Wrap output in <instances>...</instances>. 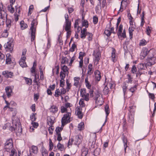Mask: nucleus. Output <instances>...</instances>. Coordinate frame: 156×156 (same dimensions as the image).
<instances>
[{
    "instance_id": "8",
    "label": "nucleus",
    "mask_w": 156,
    "mask_h": 156,
    "mask_svg": "<svg viewBox=\"0 0 156 156\" xmlns=\"http://www.w3.org/2000/svg\"><path fill=\"white\" fill-rule=\"evenodd\" d=\"M122 139L123 142L124 143V147L125 151V152H126V148L127 147V140L126 138L125 137L124 134H123L122 135Z\"/></svg>"
},
{
    "instance_id": "54",
    "label": "nucleus",
    "mask_w": 156,
    "mask_h": 156,
    "mask_svg": "<svg viewBox=\"0 0 156 156\" xmlns=\"http://www.w3.org/2000/svg\"><path fill=\"white\" fill-rule=\"evenodd\" d=\"M127 86H126V83L125 82L124 83V85L122 87L123 91L124 94H125V93L126 91V89L127 88Z\"/></svg>"
},
{
    "instance_id": "43",
    "label": "nucleus",
    "mask_w": 156,
    "mask_h": 156,
    "mask_svg": "<svg viewBox=\"0 0 156 156\" xmlns=\"http://www.w3.org/2000/svg\"><path fill=\"white\" fill-rule=\"evenodd\" d=\"M66 83L67 86L66 89H67V91H69V90L71 86V83H69V80L68 79H67L66 80Z\"/></svg>"
},
{
    "instance_id": "46",
    "label": "nucleus",
    "mask_w": 156,
    "mask_h": 156,
    "mask_svg": "<svg viewBox=\"0 0 156 156\" xmlns=\"http://www.w3.org/2000/svg\"><path fill=\"white\" fill-rule=\"evenodd\" d=\"M104 33L108 37H109L110 36L112 32L109 30L107 29L105 30Z\"/></svg>"
},
{
    "instance_id": "14",
    "label": "nucleus",
    "mask_w": 156,
    "mask_h": 156,
    "mask_svg": "<svg viewBox=\"0 0 156 156\" xmlns=\"http://www.w3.org/2000/svg\"><path fill=\"white\" fill-rule=\"evenodd\" d=\"M54 119L52 117V118L48 117L47 118L48 123L49 126H52L54 123Z\"/></svg>"
},
{
    "instance_id": "59",
    "label": "nucleus",
    "mask_w": 156,
    "mask_h": 156,
    "mask_svg": "<svg viewBox=\"0 0 156 156\" xmlns=\"http://www.w3.org/2000/svg\"><path fill=\"white\" fill-rule=\"evenodd\" d=\"M79 104L80 105L82 106V107H85V104L83 101V99H81L79 101Z\"/></svg>"
},
{
    "instance_id": "13",
    "label": "nucleus",
    "mask_w": 156,
    "mask_h": 156,
    "mask_svg": "<svg viewBox=\"0 0 156 156\" xmlns=\"http://www.w3.org/2000/svg\"><path fill=\"white\" fill-rule=\"evenodd\" d=\"M30 30L31 31V40L32 41L34 39L35 37V34L36 31V29L35 27H31Z\"/></svg>"
},
{
    "instance_id": "29",
    "label": "nucleus",
    "mask_w": 156,
    "mask_h": 156,
    "mask_svg": "<svg viewBox=\"0 0 156 156\" xmlns=\"http://www.w3.org/2000/svg\"><path fill=\"white\" fill-rule=\"evenodd\" d=\"M61 69L62 70L63 72L65 73L67 72H68L69 69L65 65L62 66V65H61Z\"/></svg>"
},
{
    "instance_id": "44",
    "label": "nucleus",
    "mask_w": 156,
    "mask_h": 156,
    "mask_svg": "<svg viewBox=\"0 0 156 156\" xmlns=\"http://www.w3.org/2000/svg\"><path fill=\"white\" fill-rule=\"evenodd\" d=\"M76 46L73 43L72 44L71 48L69 49V51L73 52L74 51L75 48H76Z\"/></svg>"
},
{
    "instance_id": "38",
    "label": "nucleus",
    "mask_w": 156,
    "mask_h": 156,
    "mask_svg": "<svg viewBox=\"0 0 156 156\" xmlns=\"http://www.w3.org/2000/svg\"><path fill=\"white\" fill-rule=\"evenodd\" d=\"M78 127L79 130H82L84 127V123L83 122L80 123L78 125Z\"/></svg>"
},
{
    "instance_id": "19",
    "label": "nucleus",
    "mask_w": 156,
    "mask_h": 156,
    "mask_svg": "<svg viewBox=\"0 0 156 156\" xmlns=\"http://www.w3.org/2000/svg\"><path fill=\"white\" fill-rule=\"evenodd\" d=\"M101 57V53L100 52H98L96 53L95 55V61L97 62V64H98V62L100 59V57Z\"/></svg>"
},
{
    "instance_id": "26",
    "label": "nucleus",
    "mask_w": 156,
    "mask_h": 156,
    "mask_svg": "<svg viewBox=\"0 0 156 156\" xmlns=\"http://www.w3.org/2000/svg\"><path fill=\"white\" fill-rule=\"evenodd\" d=\"M109 91V89L107 86H105L103 90V92L105 95H107Z\"/></svg>"
},
{
    "instance_id": "30",
    "label": "nucleus",
    "mask_w": 156,
    "mask_h": 156,
    "mask_svg": "<svg viewBox=\"0 0 156 156\" xmlns=\"http://www.w3.org/2000/svg\"><path fill=\"white\" fill-rule=\"evenodd\" d=\"M100 149L99 148H96L95 149L93 152V155L95 156H97L99 154Z\"/></svg>"
},
{
    "instance_id": "53",
    "label": "nucleus",
    "mask_w": 156,
    "mask_h": 156,
    "mask_svg": "<svg viewBox=\"0 0 156 156\" xmlns=\"http://www.w3.org/2000/svg\"><path fill=\"white\" fill-rule=\"evenodd\" d=\"M62 128H61V127H60L58 126L56 127V129H55V131L56 133V134H59L60 133H59V132H60L61 131H62Z\"/></svg>"
},
{
    "instance_id": "33",
    "label": "nucleus",
    "mask_w": 156,
    "mask_h": 156,
    "mask_svg": "<svg viewBox=\"0 0 156 156\" xmlns=\"http://www.w3.org/2000/svg\"><path fill=\"white\" fill-rule=\"evenodd\" d=\"M8 9L11 13H12L14 12V9L12 7V5L10 4V5H9L8 6Z\"/></svg>"
},
{
    "instance_id": "20",
    "label": "nucleus",
    "mask_w": 156,
    "mask_h": 156,
    "mask_svg": "<svg viewBox=\"0 0 156 156\" xmlns=\"http://www.w3.org/2000/svg\"><path fill=\"white\" fill-rule=\"evenodd\" d=\"M83 20V21L82 22V25L83 26H85L86 28H87L88 27V22L87 20L84 19V17H82V20Z\"/></svg>"
},
{
    "instance_id": "32",
    "label": "nucleus",
    "mask_w": 156,
    "mask_h": 156,
    "mask_svg": "<svg viewBox=\"0 0 156 156\" xmlns=\"http://www.w3.org/2000/svg\"><path fill=\"white\" fill-rule=\"evenodd\" d=\"M132 27L131 28L129 27V37L130 39H132L133 38V32L134 31L133 29H132Z\"/></svg>"
},
{
    "instance_id": "10",
    "label": "nucleus",
    "mask_w": 156,
    "mask_h": 156,
    "mask_svg": "<svg viewBox=\"0 0 156 156\" xmlns=\"http://www.w3.org/2000/svg\"><path fill=\"white\" fill-rule=\"evenodd\" d=\"M152 54V52H151V50L148 51V49L147 48H145L144 51L143 53H141V55L143 57V58H144L147 55H148L149 54Z\"/></svg>"
},
{
    "instance_id": "58",
    "label": "nucleus",
    "mask_w": 156,
    "mask_h": 156,
    "mask_svg": "<svg viewBox=\"0 0 156 156\" xmlns=\"http://www.w3.org/2000/svg\"><path fill=\"white\" fill-rule=\"evenodd\" d=\"M67 110L66 108L64 106H62L61 107V111L62 113H64L65 112H66Z\"/></svg>"
},
{
    "instance_id": "36",
    "label": "nucleus",
    "mask_w": 156,
    "mask_h": 156,
    "mask_svg": "<svg viewBox=\"0 0 156 156\" xmlns=\"http://www.w3.org/2000/svg\"><path fill=\"white\" fill-rule=\"evenodd\" d=\"M9 28L7 27L6 29L3 32L2 34L3 35V36L5 37H6L8 36L9 34L8 31L9 30Z\"/></svg>"
},
{
    "instance_id": "18",
    "label": "nucleus",
    "mask_w": 156,
    "mask_h": 156,
    "mask_svg": "<svg viewBox=\"0 0 156 156\" xmlns=\"http://www.w3.org/2000/svg\"><path fill=\"white\" fill-rule=\"evenodd\" d=\"M92 66L93 65L91 64H89L88 65L87 74H88L89 75H91L93 73V72H92Z\"/></svg>"
},
{
    "instance_id": "35",
    "label": "nucleus",
    "mask_w": 156,
    "mask_h": 156,
    "mask_svg": "<svg viewBox=\"0 0 156 156\" xmlns=\"http://www.w3.org/2000/svg\"><path fill=\"white\" fill-rule=\"evenodd\" d=\"M80 79V77H75L74 78V80L75 81V83L74 84V86L77 87L78 83H79V80Z\"/></svg>"
},
{
    "instance_id": "52",
    "label": "nucleus",
    "mask_w": 156,
    "mask_h": 156,
    "mask_svg": "<svg viewBox=\"0 0 156 156\" xmlns=\"http://www.w3.org/2000/svg\"><path fill=\"white\" fill-rule=\"evenodd\" d=\"M87 33H86L85 32H82V31H81V38L82 39L85 38L86 36H87L86 34H87Z\"/></svg>"
},
{
    "instance_id": "42",
    "label": "nucleus",
    "mask_w": 156,
    "mask_h": 156,
    "mask_svg": "<svg viewBox=\"0 0 156 156\" xmlns=\"http://www.w3.org/2000/svg\"><path fill=\"white\" fill-rule=\"evenodd\" d=\"M137 85H135L134 86L131 87L129 89L130 91L132 93H133L134 92L135 90H136L137 88Z\"/></svg>"
},
{
    "instance_id": "3",
    "label": "nucleus",
    "mask_w": 156,
    "mask_h": 156,
    "mask_svg": "<svg viewBox=\"0 0 156 156\" xmlns=\"http://www.w3.org/2000/svg\"><path fill=\"white\" fill-rule=\"evenodd\" d=\"M4 47L7 51H10L12 52L13 49V47L14 46L12 42H7L4 45Z\"/></svg>"
},
{
    "instance_id": "64",
    "label": "nucleus",
    "mask_w": 156,
    "mask_h": 156,
    "mask_svg": "<svg viewBox=\"0 0 156 156\" xmlns=\"http://www.w3.org/2000/svg\"><path fill=\"white\" fill-rule=\"evenodd\" d=\"M148 95L149 96V97L153 100L155 98V96L154 94H153L148 93Z\"/></svg>"
},
{
    "instance_id": "37",
    "label": "nucleus",
    "mask_w": 156,
    "mask_h": 156,
    "mask_svg": "<svg viewBox=\"0 0 156 156\" xmlns=\"http://www.w3.org/2000/svg\"><path fill=\"white\" fill-rule=\"evenodd\" d=\"M24 21H21L20 24L21 25V28L22 30H23L27 27V25L26 24L23 23Z\"/></svg>"
},
{
    "instance_id": "24",
    "label": "nucleus",
    "mask_w": 156,
    "mask_h": 156,
    "mask_svg": "<svg viewBox=\"0 0 156 156\" xmlns=\"http://www.w3.org/2000/svg\"><path fill=\"white\" fill-rule=\"evenodd\" d=\"M5 55L0 52V63H3L5 61Z\"/></svg>"
},
{
    "instance_id": "22",
    "label": "nucleus",
    "mask_w": 156,
    "mask_h": 156,
    "mask_svg": "<svg viewBox=\"0 0 156 156\" xmlns=\"http://www.w3.org/2000/svg\"><path fill=\"white\" fill-rule=\"evenodd\" d=\"M88 149L87 148H84L82 150V156H86L88 154Z\"/></svg>"
},
{
    "instance_id": "63",
    "label": "nucleus",
    "mask_w": 156,
    "mask_h": 156,
    "mask_svg": "<svg viewBox=\"0 0 156 156\" xmlns=\"http://www.w3.org/2000/svg\"><path fill=\"white\" fill-rule=\"evenodd\" d=\"M37 23L36 22V21L34 19L32 21L31 23V27H34V26L35 25H37Z\"/></svg>"
},
{
    "instance_id": "57",
    "label": "nucleus",
    "mask_w": 156,
    "mask_h": 156,
    "mask_svg": "<svg viewBox=\"0 0 156 156\" xmlns=\"http://www.w3.org/2000/svg\"><path fill=\"white\" fill-rule=\"evenodd\" d=\"M129 122H131L132 123H134V119L132 115L129 116Z\"/></svg>"
},
{
    "instance_id": "25",
    "label": "nucleus",
    "mask_w": 156,
    "mask_h": 156,
    "mask_svg": "<svg viewBox=\"0 0 156 156\" xmlns=\"http://www.w3.org/2000/svg\"><path fill=\"white\" fill-rule=\"evenodd\" d=\"M6 27L10 28L11 26V23L12 21L10 19H7V17L6 19Z\"/></svg>"
},
{
    "instance_id": "60",
    "label": "nucleus",
    "mask_w": 156,
    "mask_h": 156,
    "mask_svg": "<svg viewBox=\"0 0 156 156\" xmlns=\"http://www.w3.org/2000/svg\"><path fill=\"white\" fill-rule=\"evenodd\" d=\"M15 126H16V127H15L14 126H11L9 128V129L11 130V131H13L15 130V129H16L17 128V124H15Z\"/></svg>"
},
{
    "instance_id": "55",
    "label": "nucleus",
    "mask_w": 156,
    "mask_h": 156,
    "mask_svg": "<svg viewBox=\"0 0 156 156\" xmlns=\"http://www.w3.org/2000/svg\"><path fill=\"white\" fill-rule=\"evenodd\" d=\"M131 72L133 73H136L137 71V69L135 65H133L131 69Z\"/></svg>"
},
{
    "instance_id": "47",
    "label": "nucleus",
    "mask_w": 156,
    "mask_h": 156,
    "mask_svg": "<svg viewBox=\"0 0 156 156\" xmlns=\"http://www.w3.org/2000/svg\"><path fill=\"white\" fill-rule=\"evenodd\" d=\"M60 91L59 89H57L55 92V96L58 97L60 96Z\"/></svg>"
},
{
    "instance_id": "40",
    "label": "nucleus",
    "mask_w": 156,
    "mask_h": 156,
    "mask_svg": "<svg viewBox=\"0 0 156 156\" xmlns=\"http://www.w3.org/2000/svg\"><path fill=\"white\" fill-rule=\"evenodd\" d=\"M19 64L23 68L25 67L27 65L25 61H23L20 60L19 62Z\"/></svg>"
},
{
    "instance_id": "21",
    "label": "nucleus",
    "mask_w": 156,
    "mask_h": 156,
    "mask_svg": "<svg viewBox=\"0 0 156 156\" xmlns=\"http://www.w3.org/2000/svg\"><path fill=\"white\" fill-rule=\"evenodd\" d=\"M123 25L121 24L120 25L119 27L118 31L117 32V35L119 38H120V36L122 33V30Z\"/></svg>"
},
{
    "instance_id": "2",
    "label": "nucleus",
    "mask_w": 156,
    "mask_h": 156,
    "mask_svg": "<svg viewBox=\"0 0 156 156\" xmlns=\"http://www.w3.org/2000/svg\"><path fill=\"white\" fill-rule=\"evenodd\" d=\"M154 56V55L152 53L151 55L149 54L148 55V62L147 64L148 66H151L156 63V58Z\"/></svg>"
},
{
    "instance_id": "4",
    "label": "nucleus",
    "mask_w": 156,
    "mask_h": 156,
    "mask_svg": "<svg viewBox=\"0 0 156 156\" xmlns=\"http://www.w3.org/2000/svg\"><path fill=\"white\" fill-rule=\"evenodd\" d=\"M4 13H0V25H3L7 17V15L5 12L3 11Z\"/></svg>"
},
{
    "instance_id": "1",
    "label": "nucleus",
    "mask_w": 156,
    "mask_h": 156,
    "mask_svg": "<svg viewBox=\"0 0 156 156\" xmlns=\"http://www.w3.org/2000/svg\"><path fill=\"white\" fill-rule=\"evenodd\" d=\"M71 114L70 112H67L64 115L61 119L62 126H63L66 124L70 122L69 119Z\"/></svg>"
},
{
    "instance_id": "34",
    "label": "nucleus",
    "mask_w": 156,
    "mask_h": 156,
    "mask_svg": "<svg viewBox=\"0 0 156 156\" xmlns=\"http://www.w3.org/2000/svg\"><path fill=\"white\" fill-rule=\"evenodd\" d=\"M24 79L27 84L30 85L32 84V80L31 79L28 78L26 77H24Z\"/></svg>"
},
{
    "instance_id": "27",
    "label": "nucleus",
    "mask_w": 156,
    "mask_h": 156,
    "mask_svg": "<svg viewBox=\"0 0 156 156\" xmlns=\"http://www.w3.org/2000/svg\"><path fill=\"white\" fill-rule=\"evenodd\" d=\"M36 113H33L32 115H31L30 116V119L31 121L32 122L35 121L36 118L35 117Z\"/></svg>"
},
{
    "instance_id": "9",
    "label": "nucleus",
    "mask_w": 156,
    "mask_h": 156,
    "mask_svg": "<svg viewBox=\"0 0 156 156\" xmlns=\"http://www.w3.org/2000/svg\"><path fill=\"white\" fill-rule=\"evenodd\" d=\"M5 90L6 92L7 96L9 98L11 96V93L12 92L11 88L10 87L7 86L5 88Z\"/></svg>"
},
{
    "instance_id": "23",
    "label": "nucleus",
    "mask_w": 156,
    "mask_h": 156,
    "mask_svg": "<svg viewBox=\"0 0 156 156\" xmlns=\"http://www.w3.org/2000/svg\"><path fill=\"white\" fill-rule=\"evenodd\" d=\"M57 147L58 149L61 151H63L64 149V145L60 143H58V144Z\"/></svg>"
},
{
    "instance_id": "6",
    "label": "nucleus",
    "mask_w": 156,
    "mask_h": 156,
    "mask_svg": "<svg viewBox=\"0 0 156 156\" xmlns=\"http://www.w3.org/2000/svg\"><path fill=\"white\" fill-rule=\"evenodd\" d=\"M2 74L7 78H12L13 76V73L12 72L8 71H5L2 72Z\"/></svg>"
},
{
    "instance_id": "16",
    "label": "nucleus",
    "mask_w": 156,
    "mask_h": 156,
    "mask_svg": "<svg viewBox=\"0 0 156 156\" xmlns=\"http://www.w3.org/2000/svg\"><path fill=\"white\" fill-rule=\"evenodd\" d=\"M69 62V60L66 57L62 56L61 59V64H65L66 63H68Z\"/></svg>"
},
{
    "instance_id": "41",
    "label": "nucleus",
    "mask_w": 156,
    "mask_h": 156,
    "mask_svg": "<svg viewBox=\"0 0 156 156\" xmlns=\"http://www.w3.org/2000/svg\"><path fill=\"white\" fill-rule=\"evenodd\" d=\"M86 55V53L85 52H80L79 53V58L80 60H83V57Z\"/></svg>"
},
{
    "instance_id": "12",
    "label": "nucleus",
    "mask_w": 156,
    "mask_h": 156,
    "mask_svg": "<svg viewBox=\"0 0 156 156\" xmlns=\"http://www.w3.org/2000/svg\"><path fill=\"white\" fill-rule=\"evenodd\" d=\"M94 74L96 75L95 78L96 80L99 81L101 78V73L98 70H97L94 72Z\"/></svg>"
},
{
    "instance_id": "5",
    "label": "nucleus",
    "mask_w": 156,
    "mask_h": 156,
    "mask_svg": "<svg viewBox=\"0 0 156 156\" xmlns=\"http://www.w3.org/2000/svg\"><path fill=\"white\" fill-rule=\"evenodd\" d=\"M82 108L80 107H77L76 109V115H78V117L80 119L83 118V114L81 110Z\"/></svg>"
},
{
    "instance_id": "56",
    "label": "nucleus",
    "mask_w": 156,
    "mask_h": 156,
    "mask_svg": "<svg viewBox=\"0 0 156 156\" xmlns=\"http://www.w3.org/2000/svg\"><path fill=\"white\" fill-rule=\"evenodd\" d=\"M147 44V41H145V40L143 39L141 41L140 43V44L141 46H144L145 45Z\"/></svg>"
},
{
    "instance_id": "48",
    "label": "nucleus",
    "mask_w": 156,
    "mask_h": 156,
    "mask_svg": "<svg viewBox=\"0 0 156 156\" xmlns=\"http://www.w3.org/2000/svg\"><path fill=\"white\" fill-rule=\"evenodd\" d=\"M87 36V39L89 41H91L92 40V34L91 33L89 32L87 33L86 34Z\"/></svg>"
},
{
    "instance_id": "11",
    "label": "nucleus",
    "mask_w": 156,
    "mask_h": 156,
    "mask_svg": "<svg viewBox=\"0 0 156 156\" xmlns=\"http://www.w3.org/2000/svg\"><path fill=\"white\" fill-rule=\"evenodd\" d=\"M66 26L65 30L66 31L69 30H71V22L69 20L66 21Z\"/></svg>"
},
{
    "instance_id": "45",
    "label": "nucleus",
    "mask_w": 156,
    "mask_h": 156,
    "mask_svg": "<svg viewBox=\"0 0 156 156\" xmlns=\"http://www.w3.org/2000/svg\"><path fill=\"white\" fill-rule=\"evenodd\" d=\"M60 76L61 78V80H64V79L66 77L65 74L61 71L60 73Z\"/></svg>"
},
{
    "instance_id": "39",
    "label": "nucleus",
    "mask_w": 156,
    "mask_h": 156,
    "mask_svg": "<svg viewBox=\"0 0 156 156\" xmlns=\"http://www.w3.org/2000/svg\"><path fill=\"white\" fill-rule=\"evenodd\" d=\"M87 94L85 89H81L80 90V94L82 97H84V95Z\"/></svg>"
},
{
    "instance_id": "15",
    "label": "nucleus",
    "mask_w": 156,
    "mask_h": 156,
    "mask_svg": "<svg viewBox=\"0 0 156 156\" xmlns=\"http://www.w3.org/2000/svg\"><path fill=\"white\" fill-rule=\"evenodd\" d=\"M50 112L55 113L58 111V108L55 106H52L49 108Z\"/></svg>"
},
{
    "instance_id": "51",
    "label": "nucleus",
    "mask_w": 156,
    "mask_h": 156,
    "mask_svg": "<svg viewBox=\"0 0 156 156\" xmlns=\"http://www.w3.org/2000/svg\"><path fill=\"white\" fill-rule=\"evenodd\" d=\"M98 21V17L95 16H94L93 18V22L94 24H96Z\"/></svg>"
},
{
    "instance_id": "7",
    "label": "nucleus",
    "mask_w": 156,
    "mask_h": 156,
    "mask_svg": "<svg viewBox=\"0 0 156 156\" xmlns=\"http://www.w3.org/2000/svg\"><path fill=\"white\" fill-rule=\"evenodd\" d=\"M12 56L10 54L8 53L6 55V64H10L12 62Z\"/></svg>"
},
{
    "instance_id": "28",
    "label": "nucleus",
    "mask_w": 156,
    "mask_h": 156,
    "mask_svg": "<svg viewBox=\"0 0 156 156\" xmlns=\"http://www.w3.org/2000/svg\"><path fill=\"white\" fill-rule=\"evenodd\" d=\"M127 76L128 77V81H126V83H132L133 81V78L129 74L127 75Z\"/></svg>"
},
{
    "instance_id": "62",
    "label": "nucleus",
    "mask_w": 156,
    "mask_h": 156,
    "mask_svg": "<svg viewBox=\"0 0 156 156\" xmlns=\"http://www.w3.org/2000/svg\"><path fill=\"white\" fill-rule=\"evenodd\" d=\"M120 37H122L123 38H125L126 37V30L125 29H124L123 31V33L121 34V35L120 36Z\"/></svg>"
},
{
    "instance_id": "49",
    "label": "nucleus",
    "mask_w": 156,
    "mask_h": 156,
    "mask_svg": "<svg viewBox=\"0 0 156 156\" xmlns=\"http://www.w3.org/2000/svg\"><path fill=\"white\" fill-rule=\"evenodd\" d=\"M50 127L48 128V131L50 134L51 135L53 133V131L54 130V128L53 126H50Z\"/></svg>"
},
{
    "instance_id": "50",
    "label": "nucleus",
    "mask_w": 156,
    "mask_h": 156,
    "mask_svg": "<svg viewBox=\"0 0 156 156\" xmlns=\"http://www.w3.org/2000/svg\"><path fill=\"white\" fill-rule=\"evenodd\" d=\"M15 150L13 149L11 151V154L10 156H16L17 153L15 151Z\"/></svg>"
},
{
    "instance_id": "17",
    "label": "nucleus",
    "mask_w": 156,
    "mask_h": 156,
    "mask_svg": "<svg viewBox=\"0 0 156 156\" xmlns=\"http://www.w3.org/2000/svg\"><path fill=\"white\" fill-rule=\"evenodd\" d=\"M31 150L34 154H37L38 152V148L37 146L33 145L31 146Z\"/></svg>"
},
{
    "instance_id": "61",
    "label": "nucleus",
    "mask_w": 156,
    "mask_h": 156,
    "mask_svg": "<svg viewBox=\"0 0 156 156\" xmlns=\"http://www.w3.org/2000/svg\"><path fill=\"white\" fill-rule=\"evenodd\" d=\"M76 141L77 143L78 144H79L81 142V140L79 136H76Z\"/></svg>"
},
{
    "instance_id": "31",
    "label": "nucleus",
    "mask_w": 156,
    "mask_h": 156,
    "mask_svg": "<svg viewBox=\"0 0 156 156\" xmlns=\"http://www.w3.org/2000/svg\"><path fill=\"white\" fill-rule=\"evenodd\" d=\"M105 110L106 114V118H107V116H108L109 113V106L108 105H106L105 107Z\"/></svg>"
}]
</instances>
